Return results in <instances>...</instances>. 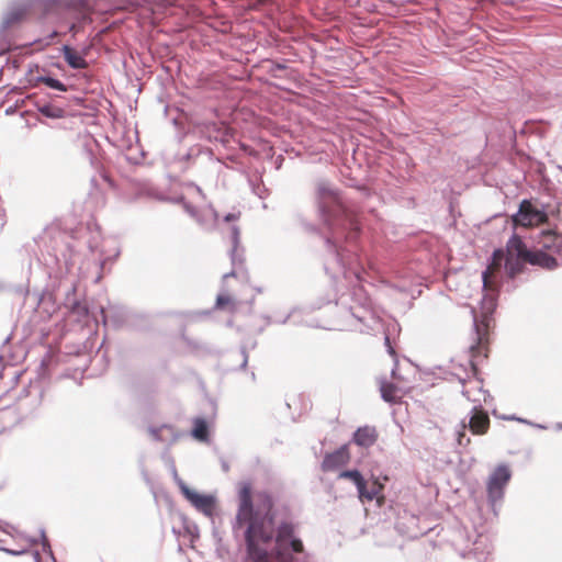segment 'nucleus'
I'll use <instances>...</instances> for the list:
<instances>
[{
	"mask_svg": "<svg viewBox=\"0 0 562 562\" xmlns=\"http://www.w3.org/2000/svg\"><path fill=\"white\" fill-rule=\"evenodd\" d=\"M121 0H12L0 19V35L16 32L30 20H35L44 35H127L138 22L126 15Z\"/></svg>",
	"mask_w": 562,
	"mask_h": 562,
	"instance_id": "obj_1",
	"label": "nucleus"
},
{
	"mask_svg": "<svg viewBox=\"0 0 562 562\" xmlns=\"http://www.w3.org/2000/svg\"><path fill=\"white\" fill-rule=\"evenodd\" d=\"M238 510L234 528H245L248 555L251 562H290L292 553L303 551L302 541L295 536L291 522H281L277 528L273 549L272 538L276 531V517L272 499L266 493L256 495L251 501V486L241 483L238 491Z\"/></svg>",
	"mask_w": 562,
	"mask_h": 562,
	"instance_id": "obj_2",
	"label": "nucleus"
},
{
	"mask_svg": "<svg viewBox=\"0 0 562 562\" xmlns=\"http://www.w3.org/2000/svg\"><path fill=\"white\" fill-rule=\"evenodd\" d=\"M539 249L527 250L518 236H513L507 244L505 269L514 277L522 269L526 262L546 269H553L562 265V236L551 231L542 232L537 240Z\"/></svg>",
	"mask_w": 562,
	"mask_h": 562,
	"instance_id": "obj_3",
	"label": "nucleus"
},
{
	"mask_svg": "<svg viewBox=\"0 0 562 562\" xmlns=\"http://www.w3.org/2000/svg\"><path fill=\"white\" fill-rule=\"evenodd\" d=\"M482 314H483V321L481 324H479L476 316L474 315V327H475V334H476V345L470 346V358L468 359L467 363H460V368L464 372V376L459 375V373L456 372V374L459 376V380L461 382L464 381L465 378H470L471 375L475 374L476 371V363H477V357L479 353L484 349V342L486 339V328L488 326L487 323V315L491 314L495 308V302L494 297L491 295L484 296L482 301Z\"/></svg>",
	"mask_w": 562,
	"mask_h": 562,
	"instance_id": "obj_4",
	"label": "nucleus"
},
{
	"mask_svg": "<svg viewBox=\"0 0 562 562\" xmlns=\"http://www.w3.org/2000/svg\"><path fill=\"white\" fill-rule=\"evenodd\" d=\"M175 479L187 501L200 513L206 517H213L216 509V496L213 494H203L190 488L182 480L178 477L177 472L173 473Z\"/></svg>",
	"mask_w": 562,
	"mask_h": 562,
	"instance_id": "obj_5",
	"label": "nucleus"
},
{
	"mask_svg": "<svg viewBox=\"0 0 562 562\" xmlns=\"http://www.w3.org/2000/svg\"><path fill=\"white\" fill-rule=\"evenodd\" d=\"M515 225L531 227L547 221V213L530 201H522L518 212L513 217Z\"/></svg>",
	"mask_w": 562,
	"mask_h": 562,
	"instance_id": "obj_6",
	"label": "nucleus"
},
{
	"mask_svg": "<svg viewBox=\"0 0 562 562\" xmlns=\"http://www.w3.org/2000/svg\"><path fill=\"white\" fill-rule=\"evenodd\" d=\"M512 477V472L507 465H498L490 475L487 481V494L491 503L495 504L504 495V488Z\"/></svg>",
	"mask_w": 562,
	"mask_h": 562,
	"instance_id": "obj_7",
	"label": "nucleus"
},
{
	"mask_svg": "<svg viewBox=\"0 0 562 562\" xmlns=\"http://www.w3.org/2000/svg\"><path fill=\"white\" fill-rule=\"evenodd\" d=\"M350 454L346 446L340 447L336 451L325 456L322 468L325 471H334L349 462Z\"/></svg>",
	"mask_w": 562,
	"mask_h": 562,
	"instance_id": "obj_8",
	"label": "nucleus"
},
{
	"mask_svg": "<svg viewBox=\"0 0 562 562\" xmlns=\"http://www.w3.org/2000/svg\"><path fill=\"white\" fill-rule=\"evenodd\" d=\"M504 259V252L502 250H495L493 254L492 262L487 269L482 273L483 286L488 289L493 283V274L501 267Z\"/></svg>",
	"mask_w": 562,
	"mask_h": 562,
	"instance_id": "obj_9",
	"label": "nucleus"
},
{
	"mask_svg": "<svg viewBox=\"0 0 562 562\" xmlns=\"http://www.w3.org/2000/svg\"><path fill=\"white\" fill-rule=\"evenodd\" d=\"M63 54L67 61V64L75 69H82L87 67V61L83 57V54L76 50L75 48L64 45L63 46Z\"/></svg>",
	"mask_w": 562,
	"mask_h": 562,
	"instance_id": "obj_10",
	"label": "nucleus"
},
{
	"mask_svg": "<svg viewBox=\"0 0 562 562\" xmlns=\"http://www.w3.org/2000/svg\"><path fill=\"white\" fill-rule=\"evenodd\" d=\"M375 440V429L369 426L361 427L353 434V441L361 447H370Z\"/></svg>",
	"mask_w": 562,
	"mask_h": 562,
	"instance_id": "obj_11",
	"label": "nucleus"
},
{
	"mask_svg": "<svg viewBox=\"0 0 562 562\" xmlns=\"http://www.w3.org/2000/svg\"><path fill=\"white\" fill-rule=\"evenodd\" d=\"M488 425V416L483 412H475L469 422L471 431L476 435L484 434L487 430Z\"/></svg>",
	"mask_w": 562,
	"mask_h": 562,
	"instance_id": "obj_12",
	"label": "nucleus"
},
{
	"mask_svg": "<svg viewBox=\"0 0 562 562\" xmlns=\"http://www.w3.org/2000/svg\"><path fill=\"white\" fill-rule=\"evenodd\" d=\"M383 485L375 480L373 482V485L371 488H367L366 481L363 482V487L358 491V495L360 501H373L378 499L379 503L382 501L381 492H382Z\"/></svg>",
	"mask_w": 562,
	"mask_h": 562,
	"instance_id": "obj_13",
	"label": "nucleus"
},
{
	"mask_svg": "<svg viewBox=\"0 0 562 562\" xmlns=\"http://www.w3.org/2000/svg\"><path fill=\"white\" fill-rule=\"evenodd\" d=\"M382 398L390 403H395L398 398V390L391 383H383L381 385Z\"/></svg>",
	"mask_w": 562,
	"mask_h": 562,
	"instance_id": "obj_14",
	"label": "nucleus"
},
{
	"mask_svg": "<svg viewBox=\"0 0 562 562\" xmlns=\"http://www.w3.org/2000/svg\"><path fill=\"white\" fill-rule=\"evenodd\" d=\"M339 479H348L352 481L358 491L363 487L364 479L357 470L342 471L339 473Z\"/></svg>",
	"mask_w": 562,
	"mask_h": 562,
	"instance_id": "obj_15",
	"label": "nucleus"
},
{
	"mask_svg": "<svg viewBox=\"0 0 562 562\" xmlns=\"http://www.w3.org/2000/svg\"><path fill=\"white\" fill-rule=\"evenodd\" d=\"M192 436L201 441L207 440V426L205 420L203 419H196L194 422V428L192 430Z\"/></svg>",
	"mask_w": 562,
	"mask_h": 562,
	"instance_id": "obj_16",
	"label": "nucleus"
},
{
	"mask_svg": "<svg viewBox=\"0 0 562 562\" xmlns=\"http://www.w3.org/2000/svg\"><path fill=\"white\" fill-rule=\"evenodd\" d=\"M41 81L43 83H45L47 87L52 88V89H56V90H59V91H66L67 90L66 86L61 81H59V80H57L55 78L43 77V78H41Z\"/></svg>",
	"mask_w": 562,
	"mask_h": 562,
	"instance_id": "obj_17",
	"label": "nucleus"
},
{
	"mask_svg": "<svg viewBox=\"0 0 562 562\" xmlns=\"http://www.w3.org/2000/svg\"><path fill=\"white\" fill-rule=\"evenodd\" d=\"M41 112L48 117H58L60 116L61 110L53 109L50 106H44Z\"/></svg>",
	"mask_w": 562,
	"mask_h": 562,
	"instance_id": "obj_18",
	"label": "nucleus"
},
{
	"mask_svg": "<svg viewBox=\"0 0 562 562\" xmlns=\"http://www.w3.org/2000/svg\"><path fill=\"white\" fill-rule=\"evenodd\" d=\"M229 302V299L227 296H224V295H218L217 296V300H216V305L218 307H222L224 306L225 304H227Z\"/></svg>",
	"mask_w": 562,
	"mask_h": 562,
	"instance_id": "obj_19",
	"label": "nucleus"
},
{
	"mask_svg": "<svg viewBox=\"0 0 562 562\" xmlns=\"http://www.w3.org/2000/svg\"><path fill=\"white\" fill-rule=\"evenodd\" d=\"M238 236H239L238 228L236 226H233L232 227V239H233L234 246H236L238 243Z\"/></svg>",
	"mask_w": 562,
	"mask_h": 562,
	"instance_id": "obj_20",
	"label": "nucleus"
},
{
	"mask_svg": "<svg viewBox=\"0 0 562 562\" xmlns=\"http://www.w3.org/2000/svg\"><path fill=\"white\" fill-rule=\"evenodd\" d=\"M464 429H465V425H464V424H462V425H461V431H459V432H458V442H459V445H462V438H463V436H464V435H463Z\"/></svg>",
	"mask_w": 562,
	"mask_h": 562,
	"instance_id": "obj_21",
	"label": "nucleus"
},
{
	"mask_svg": "<svg viewBox=\"0 0 562 562\" xmlns=\"http://www.w3.org/2000/svg\"><path fill=\"white\" fill-rule=\"evenodd\" d=\"M237 218H238V215H236V214H227L225 216L226 222L236 221Z\"/></svg>",
	"mask_w": 562,
	"mask_h": 562,
	"instance_id": "obj_22",
	"label": "nucleus"
},
{
	"mask_svg": "<svg viewBox=\"0 0 562 562\" xmlns=\"http://www.w3.org/2000/svg\"><path fill=\"white\" fill-rule=\"evenodd\" d=\"M206 213L213 221L216 220L217 215L212 209L207 210Z\"/></svg>",
	"mask_w": 562,
	"mask_h": 562,
	"instance_id": "obj_23",
	"label": "nucleus"
},
{
	"mask_svg": "<svg viewBox=\"0 0 562 562\" xmlns=\"http://www.w3.org/2000/svg\"><path fill=\"white\" fill-rule=\"evenodd\" d=\"M7 552L13 554V555H20L22 553L25 552V550H18V551H13V550H7Z\"/></svg>",
	"mask_w": 562,
	"mask_h": 562,
	"instance_id": "obj_24",
	"label": "nucleus"
},
{
	"mask_svg": "<svg viewBox=\"0 0 562 562\" xmlns=\"http://www.w3.org/2000/svg\"><path fill=\"white\" fill-rule=\"evenodd\" d=\"M184 207L190 215L195 216V212L193 211V209H191L188 204H184Z\"/></svg>",
	"mask_w": 562,
	"mask_h": 562,
	"instance_id": "obj_25",
	"label": "nucleus"
},
{
	"mask_svg": "<svg viewBox=\"0 0 562 562\" xmlns=\"http://www.w3.org/2000/svg\"><path fill=\"white\" fill-rule=\"evenodd\" d=\"M132 35L137 36V35H146V34L144 31H135L132 33Z\"/></svg>",
	"mask_w": 562,
	"mask_h": 562,
	"instance_id": "obj_26",
	"label": "nucleus"
},
{
	"mask_svg": "<svg viewBox=\"0 0 562 562\" xmlns=\"http://www.w3.org/2000/svg\"><path fill=\"white\" fill-rule=\"evenodd\" d=\"M192 191H194V193H196L198 195H202V192L199 188H192Z\"/></svg>",
	"mask_w": 562,
	"mask_h": 562,
	"instance_id": "obj_27",
	"label": "nucleus"
},
{
	"mask_svg": "<svg viewBox=\"0 0 562 562\" xmlns=\"http://www.w3.org/2000/svg\"><path fill=\"white\" fill-rule=\"evenodd\" d=\"M389 352H390L391 356H394V350H393V348L391 346H389Z\"/></svg>",
	"mask_w": 562,
	"mask_h": 562,
	"instance_id": "obj_28",
	"label": "nucleus"
},
{
	"mask_svg": "<svg viewBox=\"0 0 562 562\" xmlns=\"http://www.w3.org/2000/svg\"><path fill=\"white\" fill-rule=\"evenodd\" d=\"M508 419L522 422V419H520V418H515V417H508Z\"/></svg>",
	"mask_w": 562,
	"mask_h": 562,
	"instance_id": "obj_29",
	"label": "nucleus"
},
{
	"mask_svg": "<svg viewBox=\"0 0 562 562\" xmlns=\"http://www.w3.org/2000/svg\"><path fill=\"white\" fill-rule=\"evenodd\" d=\"M164 35H172L170 31H164Z\"/></svg>",
	"mask_w": 562,
	"mask_h": 562,
	"instance_id": "obj_30",
	"label": "nucleus"
},
{
	"mask_svg": "<svg viewBox=\"0 0 562 562\" xmlns=\"http://www.w3.org/2000/svg\"><path fill=\"white\" fill-rule=\"evenodd\" d=\"M259 34H260V32L255 31L251 35L257 36V35H259Z\"/></svg>",
	"mask_w": 562,
	"mask_h": 562,
	"instance_id": "obj_31",
	"label": "nucleus"
},
{
	"mask_svg": "<svg viewBox=\"0 0 562 562\" xmlns=\"http://www.w3.org/2000/svg\"><path fill=\"white\" fill-rule=\"evenodd\" d=\"M198 35H204V31H198Z\"/></svg>",
	"mask_w": 562,
	"mask_h": 562,
	"instance_id": "obj_32",
	"label": "nucleus"
},
{
	"mask_svg": "<svg viewBox=\"0 0 562 562\" xmlns=\"http://www.w3.org/2000/svg\"><path fill=\"white\" fill-rule=\"evenodd\" d=\"M233 35L241 36V35H244V34H243V33L237 32V33H234Z\"/></svg>",
	"mask_w": 562,
	"mask_h": 562,
	"instance_id": "obj_33",
	"label": "nucleus"
},
{
	"mask_svg": "<svg viewBox=\"0 0 562 562\" xmlns=\"http://www.w3.org/2000/svg\"><path fill=\"white\" fill-rule=\"evenodd\" d=\"M372 35L378 36V35H381V34L379 33V31H376Z\"/></svg>",
	"mask_w": 562,
	"mask_h": 562,
	"instance_id": "obj_34",
	"label": "nucleus"
},
{
	"mask_svg": "<svg viewBox=\"0 0 562 562\" xmlns=\"http://www.w3.org/2000/svg\"><path fill=\"white\" fill-rule=\"evenodd\" d=\"M267 35L272 36V35H276V34L272 33V32H269Z\"/></svg>",
	"mask_w": 562,
	"mask_h": 562,
	"instance_id": "obj_35",
	"label": "nucleus"
},
{
	"mask_svg": "<svg viewBox=\"0 0 562 562\" xmlns=\"http://www.w3.org/2000/svg\"><path fill=\"white\" fill-rule=\"evenodd\" d=\"M385 341H386V344L389 345V342H390L389 337H385Z\"/></svg>",
	"mask_w": 562,
	"mask_h": 562,
	"instance_id": "obj_36",
	"label": "nucleus"
}]
</instances>
